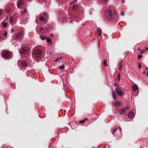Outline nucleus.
I'll return each instance as SVG.
<instances>
[{
	"mask_svg": "<svg viewBox=\"0 0 148 148\" xmlns=\"http://www.w3.org/2000/svg\"><path fill=\"white\" fill-rule=\"evenodd\" d=\"M10 56H3V58L4 59H5L6 60V59H10V58H9V57Z\"/></svg>",
	"mask_w": 148,
	"mask_h": 148,
	"instance_id": "nucleus-19",
	"label": "nucleus"
},
{
	"mask_svg": "<svg viewBox=\"0 0 148 148\" xmlns=\"http://www.w3.org/2000/svg\"><path fill=\"white\" fill-rule=\"evenodd\" d=\"M40 30L41 32V33L42 34L44 33L45 32V29L42 27L40 28Z\"/></svg>",
	"mask_w": 148,
	"mask_h": 148,
	"instance_id": "nucleus-16",
	"label": "nucleus"
},
{
	"mask_svg": "<svg viewBox=\"0 0 148 148\" xmlns=\"http://www.w3.org/2000/svg\"><path fill=\"white\" fill-rule=\"evenodd\" d=\"M119 69L120 70L121 69H122V65L120 63H119Z\"/></svg>",
	"mask_w": 148,
	"mask_h": 148,
	"instance_id": "nucleus-30",
	"label": "nucleus"
},
{
	"mask_svg": "<svg viewBox=\"0 0 148 148\" xmlns=\"http://www.w3.org/2000/svg\"><path fill=\"white\" fill-rule=\"evenodd\" d=\"M121 105V103L119 102H115L113 106H114L115 107L119 108Z\"/></svg>",
	"mask_w": 148,
	"mask_h": 148,
	"instance_id": "nucleus-10",
	"label": "nucleus"
},
{
	"mask_svg": "<svg viewBox=\"0 0 148 148\" xmlns=\"http://www.w3.org/2000/svg\"><path fill=\"white\" fill-rule=\"evenodd\" d=\"M23 1L22 0H19L17 2V5L18 7L20 8L21 5L23 4Z\"/></svg>",
	"mask_w": 148,
	"mask_h": 148,
	"instance_id": "nucleus-7",
	"label": "nucleus"
},
{
	"mask_svg": "<svg viewBox=\"0 0 148 148\" xmlns=\"http://www.w3.org/2000/svg\"><path fill=\"white\" fill-rule=\"evenodd\" d=\"M117 93L119 95H121L123 94L122 91L121 90H118L117 92Z\"/></svg>",
	"mask_w": 148,
	"mask_h": 148,
	"instance_id": "nucleus-17",
	"label": "nucleus"
},
{
	"mask_svg": "<svg viewBox=\"0 0 148 148\" xmlns=\"http://www.w3.org/2000/svg\"><path fill=\"white\" fill-rule=\"evenodd\" d=\"M143 51H143H143H142V50H141V51H140V54H143Z\"/></svg>",
	"mask_w": 148,
	"mask_h": 148,
	"instance_id": "nucleus-36",
	"label": "nucleus"
},
{
	"mask_svg": "<svg viewBox=\"0 0 148 148\" xmlns=\"http://www.w3.org/2000/svg\"><path fill=\"white\" fill-rule=\"evenodd\" d=\"M117 80L119 81L120 80V75H119L117 77Z\"/></svg>",
	"mask_w": 148,
	"mask_h": 148,
	"instance_id": "nucleus-33",
	"label": "nucleus"
},
{
	"mask_svg": "<svg viewBox=\"0 0 148 148\" xmlns=\"http://www.w3.org/2000/svg\"><path fill=\"white\" fill-rule=\"evenodd\" d=\"M2 13V12L1 10H0V15H1Z\"/></svg>",
	"mask_w": 148,
	"mask_h": 148,
	"instance_id": "nucleus-39",
	"label": "nucleus"
},
{
	"mask_svg": "<svg viewBox=\"0 0 148 148\" xmlns=\"http://www.w3.org/2000/svg\"><path fill=\"white\" fill-rule=\"evenodd\" d=\"M11 32L12 33L14 31V29L13 28H12L11 29Z\"/></svg>",
	"mask_w": 148,
	"mask_h": 148,
	"instance_id": "nucleus-35",
	"label": "nucleus"
},
{
	"mask_svg": "<svg viewBox=\"0 0 148 148\" xmlns=\"http://www.w3.org/2000/svg\"><path fill=\"white\" fill-rule=\"evenodd\" d=\"M106 17L108 19H110L111 18L112 16H115V17H114V18L116 17L117 15L116 13L114 12V14H113L112 15V14L111 13V10H107V11L106 12Z\"/></svg>",
	"mask_w": 148,
	"mask_h": 148,
	"instance_id": "nucleus-1",
	"label": "nucleus"
},
{
	"mask_svg": "<svg viewBox=\"0 0 148 148\" xmlns=\"http://www.w3.org/2000/svg\"><path fill=\"white\" fill-rule=\"evenodd\" d=\"M47 40L48 43H51V39L49 38H47Z\"/></svg>",
	"mask_w": 148,
	"mask_h": 148,
	"instance_id": "nucleus-27",
	"label": "nucleus"
},
{
	"mask_svg": "<svg viewBox=\"0 0 148 148\" xmlns=\"http://www.w3.org/2000/svg\"><path fill=\"white\" fill-rule=\"evenodd\" d=\"M36 56V58H38L39 57H40V56Z\"/></svg>",
	"mask_w": 148,
	"mask_h": 148,
	"instance_id": "nucleus-47",
	"label": "nucleus"
},
{
	"mask_svg": "<svg viewBox=\"0 0 148 148\" xmlns=\"http://www.w3.org/2000/svg\"><path fill=\"white\" fill-rule=\"evenodd\" d=\"M3 35L5 36H6L7 35V32H5V33L3 34Z\"/></svg>",
	"mask_w": 148,
	"mask_h": 148,
	"instance_id": "nucleus-34",
	"label": "nucleus"
},
{
	"mask_svg": "<svg viewBox=\"0 0 148 148\" xmlns=\"http://www.w3.org/2000/svg\"><path fill=\"white\" fill-rule=\"evenodd\" d=\"M72 21H70V23H72Z\"/></svg>",
	"mask_w": 148,
	"mask_h": 148,
	"instance_id": "nucleus-51",
	"label": "nucleus"
},
{
	"mask_svg": "<svg viewBox=\"0 0 148 148\" xmlns=\"http://www.w3.org/2000/svg\"><path fill=\"white\" fill-rule=\"evenodd\" d=\"M42 55V52L41 51L38 50L35 53V56H41Z\"/></svg>",
	"mask_w": 148,
	"mask_h": 148,
	"instance_id": "nucleus-9",
	"label": "nucleus"
},
{
	"mask_svg": "<svg viewBox=\"0 0 148 148\" xmlns=\"http://www.w3.org/2000/svg\"><path fill=\"white\" fill-rule=\"evenodd\" d=\"M21 65L22 66H25L27 65V64L25 61H23L21 63Z\"/></svg>",
	"mask_w": 148,
	"mask_h": 148,
	"instance_id": "nucleus-15",
	"label": "nucleus"
},
{
	"mask_svg": "<svg viewBox=\"0 0 148 148\" xmlns=\"http://www.w3.org/2000/svg\"><path fill=\"white\" fill-rule=\"evenodd\" d=\"M75 17L79 18L80 17V14L79 15L78 13L76 14V15H75Z\"/></svg>",
	"mask_w": 148,
	"mask_h": 148,
	"instance_id": "nucleus-29",
	"label": "nucleus"
},
{
	"mask_svg": "<svg viewBox=\"0 0 148 148\" xmlns=\"http://www.w3.org/2000/svg\"><path fill=\"white\" fill-rule=\"evenodd\" d=\"M62 57H59V58H56L55 60V62H57L58 60H61L62 59Z\"/></svg>",
	"mask_w": 148,
	"mask_h": 148,
	"instance_id": "nucleus-24",
	"label": "nucleus"
},
{
	"mask_svg": "<svg viewBox=\"0 0 148 148\" xmlns=\"http://www.w3.org/2000/svg\"><path fill=\"white\" fill-rule=\"evenodd\" d=\"M12 54V52L8 51H5L3 56H11Z\"/></svg>",
	"mask_w": 148,
	"mask_h": 148,
	"instance_id": "nucleus-8",
	"label": "nucleus"
},
{
	"mask_svg": "<svg viewBox=\"0 0 148 148\" xmlns=\"http://www.w3.org/2000/svg\"><path fill=\"white\" fill-rule=\"evenodd\" d=\"M29 49L28 47H25L22 49L21 51V53L23 54H25L29 52Z\"/></svg>",
	"mask_w": 148,
	"mask_h": 148,
	"instance_id": "nucleus-2",
	"label": "nucleus"
},
{
	"mask_svg": "<svg viewBox=\"0 0 148 148\" xmlns=\"http://www.w3.org/2000/svg\"><path fill=\"white\" fill-rule=\"evenodd\" d=\"M86 120H87V119L85 118L83 120H82L80 121L79 123H83L85 122Z\"/></svg>",
	"mask_w": 148,
	"mask_h": 148,
	"instance_id": "nucleus-20",
	"label": "nucleus"
},
{
	"mask_svg": "<svg viewBox=\"0 0 148 148\" xmlns=\"http://www.w3.org/2000/svg\"><path fill=\"white\" fill-rule=\"evenodd\" d=\"M104 1L106 2L108 0H103Z\"/></svg>",
	"mask_w": 148,
	"mask_h": 148,
	"instance_id": "nucleus-46",
	"label": "nucleus"
},
{
	"mask_svg": "<svg viewBox=\"0 0 148 148\" xmlns=\"http://www.w3.org/2000/svg\"><path fill=\"white\" fill-rule=\"evenodd\" d=\"M119 130H120V131H121V127H119Z\"/></svg>",
	"mask_w": 148,
	"mask_h": 148,
	"instance_id": "nucleus-41",
	"label": "nucleus"
},
{
	"mask_svg": "<svg viewBox=\"0 0 148 148\" xmlns=\"http://www.w3.org/2000/svg\"><path fill=\"white\" fill-rule=\"evenodd\" d=\"M120 14L121 15H123L124 14V12L123 11H121V13H120Z\"/></svg>",
	"mask_w": 148,
	"mask_h": 148,
	"instance_id": "nucleus-32",
	"label": "nucleus"
},
{
	"mask_svg": "<svg viewBox=\"0 0 148 148\" xmlns=\"http://www.w3.org/2000/svg\"><path fill=\"white\" fill-rule=\"evenodd\" d=\"M59 68L61 70H63L64 69V66L63 65H62L59 66Z\"/></svg>",
	"mask_w": 148,
	"mask_h": 148,
	"instance_id": "nucleus-22",
	"label": "nucleus"
},
{
	"mask_svg": "<svg viewBox=\"0 0 148 148\" xmlns=\"http://www.w3.org/2000/svg\"><path fill=\"white\" fill-rule=\"evenodd\" d=\"M142 56H138V59H140Z\"/></svg>",
	"mask_w": 148,
	"mask_h": 148,
	"instance_id": "nucleus-40",
	"label": "nucleus"
},
{
	"mask_svg": "<svg viewBox=\"0 0 148 148\" xmlns=\"http://www.w3.org/2000/svg\"><path fill=\"white\" fill-rule=\"evenodd\" d=\"M50 36L51 37H53V34H51L50 35Z\"/></svg>",
	"mask_w": 148,
	"mask_h": 148,
	"instance_id": "nucleus-37",
	"label": "nucleus"
},
{
	"mask_svg": "<svg viewBox=\"0 0 148 148\" xmlns=\"http://www.w3.org/2000/svg\"><path fill=\"white\" fill-rule=\"evenodd\" d=\"M6 12H9V10H8L6 9Z\"/></svg>",
	"mask_w": 148,
	"mask_h": 148,
	"instance_id": "nucleus-43",
	"label": "nucleus"
},
{
	"mask_svg": "<svg viewBox=\"0 0 148 148\" xmlns=\"http://www.w3.org/2000/svg\"><path fill=\"white\" fill-rule=\"evenodd\" d=\"M144 51H147L148 50V48L147 47H145L143 50Z\"/></svg>",
	"mask_w": 148,
	"mask_h": 148,
	"instance_id": "nucleus-28",
	"label": "nucleus"
},
{
	"mask_svg": "<svg viewBox=\"0 0 148 148\" xmlns=\"http://www.w3.org/2000/svg\"><path fill=\"white\" fill-rule=\"evenodd\" d=\"M65 18H64V19H63V21H64V20H65Z\"/></svg>",
	"mask_w": 148,
	"mask_h": 148,
	"instance_id": "nucleus-50",
	"label": "nucleus"
},
{
	"mask_svg": "<svg viewBox=\"0 0 148 148\" xmlns=\"http://www.w3.org/2000/svg\"><path fill=\"white\" fill-rule=\"evenodd\" d=\"M125 110H128V108H127V107H126V108H125Z\"/></svg>",
	"mask_w": 148,
	"mask_h": 148,
	"instance_id": "nucleus-45",
	"label": "nucleus"
},
{
	"mask_svg": "<svg viewBox=\"0 0 148 148\" xmlns=\"http://www.w3.org/2000/svg\"><path fill=\"white\" fill-rule=\"evenodd\" d=\"M23 34V33L22 32H19L18 34H16L14 37V39H16L18 38H20L21 37V36Z\"/></svg>",
	"mask_w": 148,
	"mask_h": 148,
	"instance_id": "nucleus-6",
	"label": "nucleus"
},
{
	"mask_svg": "<svg viewBox=\"0 0 148 148\" xmlns=\"http://www.w3.org/2000/svg\"><path fill=\"white\" fill-rule=\"evenodd\" d=\"M134 115V113L133 112H129L128 114V117L130 118L131 119L132 118Z\"/></svg>",
	"mask_w": 148,
	"mask_h": 148,
	"instance_id": "nucleus-11",
	"label": "nucleus"
},
{
	"mask_svg": "<svg viewBox=\"0 0 148 148\" xmlns=\"http://www.w3.org/2000/svg\"><path fill=\"white\" fill-rule=\"evenodd\" d=\"M146 70H148V68H147V67H146Z\"/></svg>",
	"mask_w": 148,
	"mask_h": 148,
	"instance_id": "nucleus-49",
	"label": "nucleus"
},
{
	"mask_svg": "<svg viewBox=\"0 0 148 148\" xmlns=\"http://www.w3.org/2000/svg\"><path fill=\"white\" fill-rule=\"evenodd\" d=\"M12 18L11 17H10V23H11V24H12L13 23V21H12Z\"/></svg>",
	"mask_w": 148,
	"mask_h": 148,
	"instance_id": "nucleus-23",
	"label": "nucleus"
},
{
	"mask_svg": "<svg viewBox=\"0 0 148 148\" xmlns=\"http://www.w3.org/2000/svg\"><path fill=\"white\" fill-rule=\"evenodd\" d=\"M132 88L134 92L136 93V94H138V86L136 85H134L132 86Z\"/></svg>",
	"mask_w": 148,
	"mask_h": 148,
	"instance_id": "nucleus-5",
	"label": "nucleus"
},
{
	"mask_svg": "<svg viewBox=\"0 0 148 148\" xmlns=\"http://www.w3.org/2000/svg\"><path fill=\"white\" fill-rule=\"evenodd\" d=\"M26 10H26V9H24V10H23V13H25L26 12Z\"/></svg>",
	"mask_w": 148,
	"mask_h": 148,
	"instance_id": "nucleus-38",
	"label": "nucleus"
},
{
	"mask_svg": "<svg viewBox=\"0 0 148 148\" xmlns=\"http://www.w3.org/2000/svg\"><path fill=\"white\" fill-rule=\"evenodd\" d=\"M2 24L3 27H6L7 26V23L6 22H3Z\"/></svg>",
	"mask_w": 148,
	"mask_h": 148,
	"instance_id": "nucleus-21",
	"label": "nucleus"
},
{
	"mask_svg": "<svg viewBox=\"0 0 148 148\" xmlns=\"http://www.w3.org/2000/svg\"><path fill=\"white\" fill-rule=\"evenodd\" d=\"M117 92H115L114 91L113 92L112 95L113 96V98L115 99L116 98V96L117 95Z\"/></svg>",
	"mask_w": 148,
	"mask_h": 148,
	"instance_id": "nucleus-13",
	"label": "nucleus"
},
{
	"mask_svg": "<svg viewBox=\"0 0 148 148\" xmlns=\"http://www.w3.org/2000/svg\"><path fill=\"white\" fill-rule=\"evenodd\" d=\"M40 38L42 40H45L46 39L47 37L45 36H40Z\"/></svg>",
	"mask_w": 148,
	"mask_h": 148,
	"instance_id": "nucleus-18",
	"label": "nucleus"
},
{
	"mask_svg": "<svg viewBox=\"0 0 148 148\" xmlns=\"http://www.w3.org/2000/svg\"><path fill=\"white\" fill-rule=\"evenodd\" d=\"M2 38V36L0 35V40Z\"/></svg>",
	"mask_w": 148,
	"mask_h": 148,
	"instance_id": "nucleus-42",
	"label": "nucleus"
},
{
	"mask_svg": "<svg viewBox=\"0 0 148 148\" xmlns=\"http://www.w3.org/2000/svg\"><path fill=\"white\" fill-rule=\"evenodd\" d=\"M117 128H115L114 130L112 132V134H114L115 132H116V131H117Z\"/></svg>",
	"mask_w": 148,
	"mask_h": 148,
	"instance_id": "nucleus-26",
	"label": "nucleus"
},
{
	"mask_svg": "<svg viewBox=\"0 0 148 148\" xmlns=\"http://www.w3.org/2000/svg\"><path fill=\"white\" fill-rule=\"evenodd\" d=\"M103 63H104V65L106 66H107V60L106 59H105L103 62Z\"/></svg>",
	"mask_w": 148,
	"mask_h": 148,
	"instance_id": "nucleus-25",
	"label": "nucleus"
},
{
	"mask_svg": "<svg viewBox=\"0 0 148 148\" xmlns=\"http://www.w3.org/2000/svg\"><path fill=\"white\" fill-rule=\"evenodd\" d=\"M125 112V110L124 108H123L122 109L119 111V113L121 114H123Z\"/></svg>",
	"mask_w": 148,
	"mask_h": 148,
	"instance_id": "nucleus-12",
	"label": "nucleus"
},
{
	"mask_svg": "<svg viewBox=\"0 0 148 148\" xmlns=\"http://www.w3.org/2000/svg\"><path fill=\"white\" fill-rule=\"evenodd\" d=\"M78 6L76 4H75L73 5V9L74 10H76L77 9Z\"/></svg>",
	"mask_w": 148,
	"mask_h": 148,
	"instance_id": "nucleus-14",
	"label": "nucleus"
},
{
	"mask_svg": "<svg viewBox=\"0 0 148 148\" xmlns=\"http://www.w3.org/2000/svg\"><path fill=\"white\" fill-rule=\"evenodd\" d=\"M147 76H148V71H147Z\"/></svg>",
	"mask_w": 148,
	"mask_h": 148,
	"instance_id": "nucleus-48",
	"label": "nucleus"
},
{
	"mask_svg": "<svg viewBox=\"0 0 148 148\" xmlns=\"http://www.w3.org/2000/svg\"><path fill=\"white\" fill-rule=\"evenodd\" d=\"M97 38L99 39L101 38V30L99 28H98L97 29Z\"/></svg>",
	"mask_w": 148,
	"mask_h": 148,
	"instance_id": "nucleus-3",
	"label": "nucleus"
},
{
	"mask_svg": "<svg viewBox=\"0 0 148 148\" xmlns=\"http://www.w3.org/2000/svg\"><path fill=\"white\" fill-rule=\"evenodd\" d=\"M143 74H145L146 73V72L145 71L143 72Z\"/></svg>",
	"mask_w": 148,
	"mask_h": 148,
	"instance_id": "nucleus-44",
	"label": "nucleus"
},
{
	"mask_svg": "<svg viewBox=\"0 0 148 148\" xmlns=\"http://www.w3.org/2000/svg\"><path fill=\"white\" fill-rule=\"evenodd\" d=\"M138 67L139 69H141V64H140V63H139L138 64Z\"/></svg>",
	"mask_w": 148,
	"mask_h": 148,
	"instance_id": "nucleus-31",
	"label": "nucleus"
},
{
	"mask_svg": "<svg viewBox=\"0 0 148 148\" xmlns=\"http://www.w3.org/2000/svg\"><path fill=\"white\" fill-rule=\"evenodd\" d=\"M44 16H41L40 17V20L41 21H45V20H47V17L48 16V15L46 13H45L44 14Z\"/></svg>",
	"mask_w": 148,
	"mask_h": 148,
	"instance_id": "nucleus-4",
	"label": "nucleus"
}]
</instances>
